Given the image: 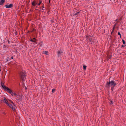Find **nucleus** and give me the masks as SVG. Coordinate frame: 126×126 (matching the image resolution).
<instances>
[{"label":"nucleus","instance_id":"23","mask_svg":"<svg viewBox=\"0 0 126 126\" xmlns=\"http://www.w3.org/2000/svg\"><path fill=\"white\" fill-rule=\"evenodd\" d=\"M118 34L119 35H120V37H121V34H120V33L119 32H118Z\"/></svg>","mask_w":126,"mask_h":126},{"label":"nucleus","instance_id":"12","mask_svg":"<svg viewBox=\"0 0 126 126\" xmlns=\"http://www.w3.org/2000/svg\"><path fill=\"white\" fill-rule=\"evenodd\" d=\"M5 2V0H0V5L3 4Z\"/></svg>","mask_w":126,"mask_h":126},{"label":"nucleus","instance_id":"20","mask_svg":"<svg viewBox=\"0 0 126 126\" xmlns=\"http://www.w3.org/2000/svg\"><path fill=\"white\" fill-rule=\"evenodd\" d=\"M39 1H40L39 3L38 4V6H39L40 5V4H41V3L42 2V1H41V0H40Z\"/></svg>","mask_w":126,"mask_h":126},{"label":"nucleus","instance_id":"15","mask_svg":"<svg viewBox=\"0 0 126 126\" xmlns=\"http://www.w3.org/2000/svg\"><path fill=\"white\" fill-rule=\"evenodd\" d=\"M44 53L46 55H48V52L47 51H46L44 52Z\"/></svg>","mask_w":126,"mask_h":126},{"label":"nucleus","instance_id":"29","mask_svg":"<svg viewBox=\"0 0 126 126\" xmlns=\"http://www.w3.org/2000/svg\"><path fill=\"white\" fill-rule=\"evenodd\" d=\"M50 0H49V3H50Z\"/></svg>","mask_w":126,"mask_h":126},{"label":"nucleus","instance_id":"25","mask_svg":"<svg viewBox=\"0 0 126 126\" xmlns=\"http://www.w3.org/2000/svg\"><path fill=\"white\" fill-rule=\"evenodd\" d=\"M115 28L113 27V30H112V32H111V34L112 33V32H113L114 31V29H115Z\"/></svg>","mask_w":126,"mask_h":126},{"label":"nucleus","instance_id":"30","mask_svg":"<svg viewBox=\"0 0 126 126\" xmlns=\"http://www.w3.org/2000/svg\"><path fill=\"white\" fill-rule=\"evenodd\" d=\"M118 20V19H116V20H115V21H117Z\"/></svg>","mask_w":126,"mask_h":126},{"label":"nucleus","instance_id":"3","mask_svg":"<svg viewBox=\"0 0 126 126\" xmlns=\"http://www.w3.org/2000/svg\"><path fill=\"white\" fill-rule=\"evenodd\" d=\"M1 86L2 88L6 91L8 88H9L8 87L4 85V83L2 82H1Z\"/></svg>","mask_w":126,"mask_h":126},{"label":"nucleus","instance_id":"33","mask_svg":"<svg viewBox=\"0 0 126 126\" xmlns=\"http://www.w3.org/2000/svg\"><path fill=\"white\" fill-rule=\"evenodd\" d=\"M1 71V70H0V71Z\"/></svg>","mask_w":126,"mask_h":126},{"label":"nucleus","instance_id":"11","mask_svg":"<svg viewBox=\"0 0 126 126\" xmlns=\"http://www.w3.org/2000/svg\"><path fill=\"white\" fill-rule=\"evenodd\" d=\"M30 41L32 42H33L34 43H36V39L35 38H33V39H31Z\"/></svg>","mask_w":126,"mask_h":126},{"label":"nucleus","instance_id":"14","mask_svg":"<svg viewBox=\"0 0 126 126\" xmlns=\"http://www.w3.org/2000/svg\"><path fill=\"white\" fill-rule=\"evenodd\" d=\"M39 46H42L43 45V43L42 42H41L39 44Z\"/></svg>","mask_w":126,"mask_h":126},{"label":"nucleus","instance_id":"35","mask_svg":"<svg viewBox=\"0 0 126 126\" xmlns=\"http://www.w3.org/2000/svg\"><path fill=\"white\" fill-rule=\"evenodd\" d=\"M42 7H43V8H44V6H42Z\"/></svg>","mask_w":126,"mask_h":126},{"label":"nucleus","instance_id":"8","mask_svg":"<svg viewBox=\"0 0 126 126\" xmlns=\"http://www.w3.org/2000/svg\"><path fill=\"white\" fill-rule=\"evenodd\" d=\"M19 98H16V99L17 101L19 102L22 100V97L21 95H19Z\"/></svg>","mask_w":126,"mask_h":126},{"label":"nucleus","instance_id":"19","mask_svg":"<svg viewBox=\"0 0 126 126\" xmlns=\"http://www.w3.org/2000/svg\"><path fill=\"white\" fill-rule=\"evenodd\" d=\"M19 95H18L17 94H16L15 96V97H17V98H18L19 97Z\"/></svg>","mask_w":126,"mask_h":126},{"label":"nucleus","instance_id":"10","mask_svg":"<svg viewBox=\"0 0 126 126\" xmlns=\"http://www.w3.org/2000/svg\"><path fill=\"white\" fill-rule=\"evenodd\" d=\"M37 4V3L35 1H33L32 4V6H35Z\"/></svg>","mask_w":126,"mask_h":126},{"label":"nucleus","instance_id":"6","mask_svg":"<svg viewBox=\"0 0 126 126\" xmlns=\"http://www.w3.org/2000/svg\"><path fill=\"white\" fill-rule=\"evenodd\" d=\"M6 91H7L8 93H9L11 94L12 95L14 92L13 91L10 90L9 88H8Z\"/></svg>","mask_w":126,"mask_h":126},{"label":"nucleus","instance_id":"13","mask_svg":"<svg viewBox=\"0 0 126 126\" xmlns=\"http://www.w3.org/2000/svg\"><path fill=\"white\" fill-rule=\"evenodd\" d=\"M62 53V51H58L57 52V53L58 54V56H59V55L61 54Z\"/></svg>","mask_w":126,"mask_h":126},{"label":"nucleus","instance_id":"4","mask_svg":"<svg viewBox=\"0 0 126 126\" xmlns=\"http://www.w3.org/2000/svg\"><path fill=\"white\" fill-rule=\"evenodd\" d=\"M7 105L8 106L12 108V110H15V106L14 105V106L13 105V104H11L10 103L8 104Z\"/></svg>","mask_w":126,"mask_h":126},{"label":"nucleus","instance_id":"5","mask_svg":"<svg viewBox=\"0 0 126 126\" xmlns=\"http://www.w3.org/2000/svg\"><path fill=\"white\" fill-rule=\"evenodd\" d=\"M92 37L90 36H86V39L87 40L91 41H92Z\"/></svg>","mask_w":126,"mask_h":126},{"label":"nucleus","instance_id":"16","mask_svg":"<svg viewBox=\"0 0 126 126\" xmlns=\"http://www.w3.org/2000/svg\"><path fill=\"white\" fill-rule=\"evenodd\" d=\"M9 101L10 103H11L12 104H13V105L14 106V103L11 100H9Z\"/></svg>","mask_w":126,"mask_h":126},{"label":"nucleus","instance_id":"7","mask_svg":"<svg viewBox=\"0 0 126 126\" xmlns=\"http://www.w3.org/2000/svg\"><path fill=\"white\" fill-rule=\"evenodd\" d=\"M5 7L7 8H11L13 6L12 4H7L5 6Z\"/></svg>","mask_w":126,"mask_h":126},{"label":"nucleus","instance_id":"21","mask_svg":"<svg viewBox=\"0 0 126 126\" xmlns=\"http://www.w3.org/2000/svg\"><path fill=\"white\" fill-rule=\"evenodd\" d=\"M55 89H53L52 90V92L53 93H54L55 91Z\"/></svg>","mask_w":126,"mask_h":126},{"label":"nucleus","instance_id":"31","mask_svg":"<svg viewBox=\"0 0 126 126\" xmlns=\"http://www.w3.org/2000/svg\"><path fill=\"white\" fill-rule=\"evenodd\" d=\"M11 58H12V59H13V57L12 56V57H11Z\"/></svg>","mask_w":126,"mask_h":126},{"label":"nucleus","instance_id":"28","mask_svg":"<svg viewBox=\"0 0 126 126\" xmlns=\"http://www.w3.org/2000/svg\"><path fill=\"white\" fill-rule=\"evenodd\" d=\"M111 57L112 56H108V57L110 59Z\"/></svg>","mask_w":126,"mask_h":126},{"label":"nucleus","instance_id":"34","mask_svg":"<svg viewBox=\"0 0 126 126\" xmlns=\"http://www.w3.org/2000/svg\"><path fill=\"white\" fill-rule=\"evenodd\" d=\"M3 114H4V112H3Z\"/></svg>","mask_w":126,"mask_h":126},{"label":"nucleus","instance_id":"32","mask_svg":"<svg viewBox=\"0 0 126 126\" xmlns=\"http://www.w3.org/2000/svg\"><path fill=\"white\" fill-rule=\"evenodd\" d=\"M124 47V46H123V45H122V47Z\"/></svg>","mask_w":126,"mask_h":126},{"label":"nucleus","instance_id":"26","mask_svg":"<svg viewBox=\"0 0 126 126\" xmlns=\"http://www.w3.org/2000/svg\"><path fill=\"white\" fill-rule=\"evenodd\" d=\"M110 104H113L112 101H110Z\"/></svg>","mask_w":126,"mask_h":126},{"label":"nucleus","instance_id":"24","mask_svg":"<svg viewBox=\"0 0 126 126\" xmlns=\"http://www.w3.org/2000/svg\"><path fill=\"white\" fill-rule=\"evenodd\" d=\"M16 94L15 93V92H14L13 93V94L12 95L15 96Z\"/></svg>","mask_w":126,"mask_h":126},{"label":"nucleus","instance_id":"2","mask_svg":"<svg viewBox=\"0 0 126 126\" xmlns=\"http://www.w3.org/2000/svg\"><path fill=\"white\" fill-rule=\"evenodd\" d=\"M26 74L25 71L21 72L20 73V75L21 79L23 80H24L26 79V77L25 74Z\"/></svg>","mask_w":126,"mask_h":126},{"label":"nucleus","instance_id":"27","mask_svg":"<svg viewBox=\"0 0 126 126\" xmlns=\"http://www.w3.org/2000/svg\"><path fill=\"white\" fill-rule=\"evenodd\" d=\"M116 23H115V24H114V25H113V27H114V28H115V26H116Z\"/></svg>","mask_w":126,"mask_h":126},{"label":"nucleus","instance_id":"17","mask_svg":"<svg viewBox=\"0 0 126 126\" xmlns=\"http://www.w3.org/2000/svg\"><path fill=\"white\" fill-rule=\"evenodd\" d=\"M83 69L84 70H85L86 69V66L85 65H84L83 66Z\"/></svg>","mask_w":126,"mask_h":126},{"label":"nucleus","instance_id":"1","mask_svg":"<svg viewBox=\"0 0 126 126\" xmlns=\"http://www.w3.org/2000/svg\"><path fill=\"white\" fill-rule=\"evenodd\" d=\"M107 84L108 87H109V86L110 85L112 86V87H111V89L112 90L114 87L116 85V84L114 81L111 80V81H109L108 82L107 81Z\"/></svg>","mask_w":126,"mask_h":126},{"label":"nucleus","instance_id":"9","mask_svg":"<svg viewBox=\"0 0 126 126\" xmlns=\"http://www.w3.org/2000/svg\"><path fill=\"white\" fill-rule=\"evenodd\" d=\"M3 102H4L6 103V104L7 105L8 104H9L8 103V101L6 100V98L4 97V99L3 100Z\"/></svg>","mask_w":126,"mask_h":126},{"label":"nucleus","instance_id":"18","mask_svg":"<svg viewBox=\"0 0 126 126\" xmlns=\"http://www.w3.org/2000/svg\"><path fill=\"white\" fill-rule=\"evenodd\" d=\"M79 13V12H77V13H75V14H74V15L76 16V15H78V14Z\"/></svg>","mask_w":126,"mask_h":126},{"label":"nucleus","instance_id":"22","mask_svg":"<svg viewBox=\"0 0 126 126\" xmlns=\"http://www.w3.org/2000/svg\"><path fill=\"white\" fill-rule=\"evenodd\" d=\"M122 42L123 44H125V41L124 40H122Z\"/></svg>","mask_w":126,"mask_h":126}]
</instances>
